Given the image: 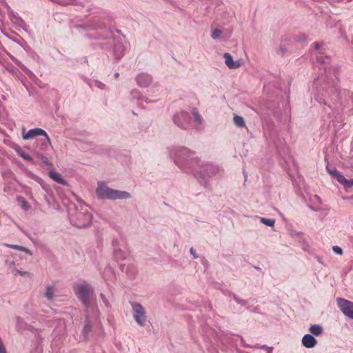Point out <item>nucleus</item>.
<instances>
[{"label": "nucleus", "mask_w": 353, "mask_h": 353, "mask_svg": "<svg viewBox=\"0 0 353 353\" xmlns=\"http://www.w3.org/2000/svg\"><path fill=\"white\" fill-rule=\"evenodd\" d=\"M10 148L14 149L17 152V154L20 157H21L23 159H24L25 160H27V161H33L32 158L29 154L25 153L22 150L21 148L19 145H18L17 144L12 143V144H10Z\"/></svg>", "instance_id": "f3484780"}, {"label": "nucleus", "mask_w": 353, "mask_h": 353, "mask_svg": "<svg viewBox=\"0 0 353 353\" xmlns=\"http://www.w3.org/2000/svg\"><path fill=\"white\" fill-rule=\"evenodd\" d=\"M286 52H287L286 48L281 47V46L279 48V53H281V54H284Z\"/></svg>", "instance_id": "4c0bfd02"}, {"label": "nucleus", "mask_w": 353, "mask_h": 353, "mask_svg": "<svg viewBox=\"0 0 353 353\" xmlns=\"http://www.w3.org/2000/svg\"><path fill=\"white\" fill-rule=\"evenodd\" d=\"M49 176L52 180H54V181H56L60 184H62V185L66 184V181L62 178L61 175L57 172H53V171L50 172Z\"/></svg>", "instance_id": "412c9836"}, {"label": "nucleus", "mask_w": 353, "mask_h": 353, "mask_svg": "<svg viewBox=\"0 0 353 353\" xmlns=\"http://www.w3.org/2000/svg\"><path fill=\"white\" fill-rule=\"evenodd\" d=\"M254 347H256V348H263L262 346H260L259 345H256L254 346Z\"/></svg>", "instance_id": "37998d69"}, {"label": "nucleus", "mask_w": 353, "mask_h": 353, "mask_svg": "<svg viewBox=\"0 0 353 353\" xmlns=\"http://www.w3.org/2000/svg\"><path fill=\"white\" fill-rule=\"evenodd\" d=\"M5 143L9 145L10 147V144L12 143H14L13 142H12L11 141H9V140H5Z\"/></svg>", "instance_id": "79ce46f5"}, {"label": "nucleus", "mask_w": 353, "mask_h": 353, "mask_svg": "<svg viewBox=\"0 0 353 353\" xmlns=\"http://www.w3.org/2000/svg\"><path fill=\"white\" fill-rule=\"evenodd\" d=\"M317 60H318V61H319V63H321V64H325V63H328V61H329V57H323L321 56V57H319L317 58Z\"/></svg>", "instance_id": "7c9ffc66"}, {"label": "nucleus", "mask_w": 353, "mask_h": 353, "mask_svg": "<svg viewBox=\"0 0 353 353\" xmlns=\"http://www.w3.org/2000/svg\"><path fill=\"white\" fill-rule=\"evenodd\" d=\"M37 136H44L46 138L48 142L49 143H50V139L48 135L47 134L46 131L43 130V129L34 128V129L30 130L26 134L24 132L23 133V139L25 140L33 139L34 137H35Z\"/></svg>", "instance_id": "1a4fd4ad"}, {"label": "nucleus", "mask_w": 353, "mask_h": 353, "mask_svg": "<svg viewBox=\"0 0 353 353\" xmlns=\"http://www.w3.org/2000/svg\"><path fill=\"white\" fill-rule=\"evenodd\" d=\"M3 245L5 247H7V248H12V249L19 250V251L24 252L29 255H32V252L31 250H30L29 249H28L25 247L21 246V245L9 244V243H3Z\"/></svg>", "instance_id": "6ab92c4d"}, {"label": "nucleus", "mask_w": 353, "mask_h": 353, "mask_svg": "<svg viewBox=\"0 0 353 353\" xmlns=\"http://www.w3.org/2000/svg\"><path fill=\"white\" fill-rule=\"evenodd\" d=\"M6 265L7 266V268L9 269V270H12V272H14V268H15V263L14 261H9V260H6Z\"/></svg>", "instance_id": "bb28decb"}, {"label": "nucleus", "mask_w": 353, "mask_h": 353, "mask_svg": "<svg viewBox=\"0 0 353 353\" xmlns=\"http://www.w3.org/2000/svg\"><path fill=\"white\" fill-rule=\"evenodd\" d=\"M134 321L139 326H144L147 321L146 312L143 306L137 302L130 303Z\"/></svg>", "instance_id": "423d86ee"}, {"label": "nucleus", "mask_w": 353, "mask_h": 353, "mask_svg": "<svg viewBox=\"0 0 353 353\" xmlns=\"http://www.w3.org/2000/svg\"><path fill=\"white\" fill-rule=\"evenodd\" d=\"M137 85L139 87H148L152 85V77L146 73L139 74L136 78Z\"/></svg>", "instance_id": "9d476101"}, {"label": "nucleus", "mask_w": 353, "mask_h": 353, "mask_svg": "<svg viewBox=\"0 0 353 353\" xmlns=\"http://www.w3.org/2000/svg\"><path fill=\"white\" fill-rule=\"evenodd\" d=\"M261 222L270 227H273L275 223V221L274 219L266 218H261Z\"/></svg>", "instance_id": "a878e982"}, {"label": "nucleus", "mask_w": 353, "mask_h": 353, "mask_svg": "<svg viewBox=\"0 0 353 353\" xmlns=\"http://www.w3.org/2000/svg\"><path fill=\"white\" fill-rule=\"evenodd\" d=\"M310 207L314 211H318L320 209V208L318 205H316V206L310 205Z\"/></svg>", "instance_id": "ea45409f"}, {"label": "nucleus", "mask_w": 353, "mask_h": 353, "mask_svg": "<svg viewBox=\"0 0 353 353\" xmlns=\"http://www.w3.org/2000/svg\"><path fill=\"white\" fill-rule=\"evenodd\" d=\"M172 120L179 128L186 130L190 125L191 119L188 112L181 111L173 116Z\"/></svg>", "instance_id": "0eeeda50"}, {"label": "nucleus", "mask_w": 353, "mask_h": 353, "mask_svg": "<svg viewBox=\"0 0 353 353\" xmlns=\"http://www.w3.org/2000/svg\"><path fill=\"white\" fill-rule=\"evenodd\" d=\"M332 250L336 254H339V255H342L343 254V250L339 246H337V245L333 246L332 247Z\"/></svg>", "instance_id": "c756f323"}, {"label": "nucleus", "mask_w": 353, "mask_h": 353, "mask_svg": "<svg viewBox=\"0 0 353 353\" xmlns=\"http://www.w3.org/2000/svg\"><path fill=\"white\" fill-rule=\"evenodd\" d=\"M14 272L13 273H14L15 275L16 274H19V275H21L22 276H26V275H28L29 274L28 272L21 271V270H17V268H14Z\"/></svg>", "instance_id": "2f4dec72"}, {"label": "nucleus", "mask_w": 353, "mask_h": 353, "mask_svg": "<svg viewBox=\"0 0 353 353\" xmlns=\"http://www.w3.org/2000/svg\"><path fill=\"white\" fill-rule=\"evenodd\" d=\"M100 296H101L103 303L105 304V305L106 307H110V303H109L108 300L105 298V295L103 294H101Z\"/></svg>", "instance_id": "f704fd0d"}, {"label": "nucleus", "mask_w": 353, "mask_h": 353, "mask_svg": "<svg viewBox=\"0 0 353 353\" xmlns=\"http://www.w3.org/2000/svg\"><path fill=\"white\" fill-rule=\"evenodd\" d=\"M223 34V31L219 28L214 29L212 32V38L214 40L220 39Z\"/></svg>", "instance_id": "393cba45"}, {"label": "nucleus", "mask_w": 353, "mask_h": 353, "mask_svg": "<svg viewBox=\"0 0 353 353\" xmlns=\"http://www.w3.org/2000/svg\"><path fill=\"white\" fill-rule=\"evenodd\" d=\"M311 201L312 202L313 205H320L321 199L319 196L314 195L312 198H311Z\"/></svg>", "instance_id": "c85d7f7f"}, {"label": "nucleus", "mask_w": 353, "mask_h": 353, "mask_svg": "<svg viewBox=\"0 0 353 353\" xmlns=\"http://www.w3.org/2000/svg\"><path fill=\"white\" fill-rule=\"evenodd\" d=\"M262 347L263 349H266L268 350V353H272V347H269L266 345H262Z\"/></svg>", "instance_id": "58836bf2"}, {"label": "nucleus", "mask_w": 353, "mask_h": 353, "mask_svg": "<svg viewBox=\"0 0 353 353\" xmlns=\"http://www.w3.org/2000/svg\"><path fill=\"white\" fill-rule=\"evenodd\" d=\"M54 287L51 285H46V291L44 293L46 298L48 300L51 301L54 298Z\"/></svg>", "instance_id": "4be33fe9"}, {"label": "nucleus", "mask_w": 353, "mask_h": 353, "mask_svg": "<svg viewBox=\"0 0 353 353\" xmlns=\"http://www.w3.org/2000/svg\"><path fill=\"white\" fill-rule=\"evenodd\" d=\"M143 100H144V101H145V102H147V103L152 102V101H154V100H150V99H149L148 98H147V97H141V98H139V97L138 98V101H143Z\"/></svg>", "instance_id": "e433bc0d"}, {"label": "nucleus", "mask_w": 353, "mask_h": 353, "mask_svg": "<svg viewBox=\"0 0 353 353\" xmlns=\"http://www.w3.org/2000/svg\"><path fill=\"white\" fill-rule=\"evenodd\" d=\"M94 312H95L96 313H97V312H98L97 309H95V310H94Z\"/></svg>", "instance_id": "a18cd8bd"}, {"label": "nucleus", "mask_w": 353, "mask_h": 353, "mask_svg": "<svg viewBox=\"0 0 353 353\" xmlns=\"http://www.w3.org/2000/svg\"><path fill=\"white\" fill-rule=\"evenodd\" d=\"M314 48L318 50L321 48V44L319 43H314Z\"/></svg>", "instance_id": "a19ab883"}, {"label": "nucleus", "mask_w": 353, "mask_h": 353, "mask_svg": "<svg viewBox=\"0 0 353 353\" xmlns=\"http://www.w3.org/2000/svg\"><path fill=\"white\" fill-rule=\"evenodd\" d=\"M309 332L314 336H320L323 331V327L318 324L311 325L308 329Z\"/></svg>", "instance_id": "aec40b11"}, {"label": "nucleus", "mask_w": 353, "mask_h": 353, "mask_svg": "<svg viewBox=\"0 0 353 353\" xmlns=\"http://www.w3.org/2000/svg\"><path fill=\"white\" fill-rule=\"evenodd\" d=\"M190 252L194 259L198 258V255L196 254V251L194 250L193 248H190Z\"/></svg>", "instance_id": "c9c22d12"}, {"label": "nucleus", "mask_w": 353, "mask_h": 353, "mask_svg": "<svg viewBox=\"0 0 353 353\" xmlns=\"http://www.w3.org/2000/svg\"><path fill=\"white\" fill-rule=\"evenodd\" d=\"M301 343L303 346L310 349L314 347L316 345L317 341L312 334H306L303 336Z\"/></svg>", "instance_id": "f8f14e48"}, {"label": "nucleus", "mask_w": 353, "mask_h": 353, "mask_svg": "<svg viewBox=\"0 0 353 353\" xmlns=\"http://www.w3.org/2000/svg\"><path fill=\"white\" fill-rule=\"evenodd\" d=\"M336 301L339 307L344 315L353 319V302L343 298H337Z\"/></svg>", "instance_id": "6e6552de"}, {"label": "nucleus", "mask_w": 353, "mask_h": 353, "mask_svg": "<svg viewBox=\"0 0 353 353\" xmlns=\"http://www.w3.org/2000/svg\"><path fill=\"white\" fill-rule=\"evenodd\" d=\"M220 172L221 168L219 166L213 164H206L201 168L200 171L195 174V176L201 185L208 187V183L206 177H212Z\"/></svg>", "instance_id": "7ed1b4c3"}, {"label": "nucleus", "mask_w": 353, "mask_h": 353, "mask_svg": "<svg viewBox=\"0 0 353 353\" xmlns=\"http://www.w3.org/2000/svg\"><path fill=\"white\" fill-rule=\"evenodd\" d=\"M191 113L193 116L194 122L198 125H201L203 123V119L202 116L200 114V113L199 112V111L197 110V109L193 108L191 111Z\"/></svg>", "instance_id": "5701e85b"}, {"label": "nucleus", "mask_w": 353, "mask_h": 353, "mask_svg": "<svg viewBox=\"0 0 353 353\" xmlns=\"http://www.w3.org/2000/svg\"><path fill=\"white\" fill-rule=\"evenodd\" d=\"M233 299L234 300L238 303V304H240L241 305H245L246 303H247V301L245 300H243V299H239L237 296H236L235 294H233Z\"/></svg>", "instance_id": "cd10ccee"}, {"label": "nucleus", "mask_w": 353, "mask_h": 353, "mask_svg": "<svg viewBox=\"0 0 353 353\" xmlns=\"http://www.w3.org/2000/svg\"><path fill=\"white\" fill-rule=\"evenodd\" d=\"M105 28H106V24L103 20L99 17H95L88 26L89 30L103 29Z\"/></svg>", "instance_id": "4468645a"}, {"label": "nucleus", "mask_w": 353, "mask_h": 353, "mask_svg": "<svg viewBox=\"0 0 353 353\" xmlns=\"http://www.w3.org/2000/svg\"><path fill=\"white\" fill-rule=\"evenodd\" d=\"M11 58H12V60H14L17 63H19V61L15 60V59L13 57H12Z\"/></svg>", "instance_id": "c03bdc74"}, {"label": "nucleus", "mask_w": 353, "mask_h": 353, "mask_svg": "<svg viewBox=\"0 0 353 353\" xmlns=\"http://www.w3.org/2000/svg\"><path fill=\"white\" fill-rule=\"evenodd\" d=\"M92 323L90 318L89 314H86L85 319L84 322L83 328L82 330V334L85 339H88V335L90 332L92 331Z\"/></svg>", "instance_id": "2eb2a0df"}, {"label": "nucleus", "mask_w": 353, "mask_h": 353, "mask_svg": "<svg viewBox=\"0 0 353 353\" xmlns=\"http://www.w3.org/2000/svg\"><path fill=\"white\" fill-rule=\"evenodd\" d=\"M21 208L25 210H28L30 208V205H28V203L26 201L23 200L21 202Z\"/></svg>", "instance_id": "473e14b6"}, {"label": "nucleus", "mask_w": 353, "mask_h": 353, "mask_svg": "<svg viewBox=\"0 0 353 353\" xmlns=\"http://www.w3.org/2000/svg\"><path fill=\"white\" fill-rule=\"evenodd\" d=\"M341 184L345 185L347 187L353 186V179L347 180L345 179V182H339Z\"/></svg>", "instance_id": "72a5a7b5"}, {"label": "nucleus", "mask_w": 353, "mask_h": 353, "mask_svg": "<svg viewBox=\"0 0 353 353\" xmlns=\"http://www.w3.org/2000/svg\"><path fill=\"white\" fill-rule=\"evenodd\" d=\"M326 169L330 175L336 178L339 182H345V178L342 174H341L335 168H330L328 166H327Z\"/></svg>", "instance_id": "a211bd4d"}, {"label": "nucleus", "mask_w": 353, "mask_h": 353, "mask_svg": "<svg viewBox=\"0 0 353 353\" xmlns=\"http://www.w3.org/2000/svg\"><path fill=\"white\" fill-rule=\"evenodd\" d=\"M92 292V287L88 284H82L77 286V294L78 298L87 308V312H88V310L90 305V294Z\"/></svg>", "instance_id": "39448f33"}, {"label": "nucleus", "mask_w": 353, "mask_h": 353, "mask_svg": "<svg viewBox=\"0 0 353 353\" xmlns=\"http://www.w3.org/2000/svg\"><path fill=\"white\" fill-rule=\"evenodd\" d=\"M96 195L99 199L122 200L129 199L132 197L130 192L112 189L108 186L105 181H99L96 188Z\"/></svg>", "instance_id": "f03ea898"}, {"label": "nucleus", "mask_w": 353, "mask_h": 353, "mask_svg": "<svg viewBox=\"0 0 353 353\" xmlns=\"http://www.w3.org/2000/svg\"><path fill=\"white\" fill-rule=\"evenodd\" d=\"M112 246L114 249V256L117 260H124L126 259V253L121 249L117 240L112 241Z\"/></svg>", "instance_id": "ddd939ff"}, {"label": "nucleus", "mask_w": 353, "mask_h": 353, "mask_svg": "<svg viewBox=\"0 0 353 353\" xmlns=\"http://www.w3.org/2000/svg\"><path fill=\"white\" fill-rule=\"evenodd\" d=\"M223 58L225 65L230 69H237L240 68L243 63L241 59L234 61L232 55L228 52L223 54Z\"/></svg>", "instance_id": "9b49d317"}, {"label": "nucleus", "mask_w": 353, "mask_h": 353, "mask_svg": "<svg viewBox=\"0 0 353 353\" xmlns=\"http://www.w3.org/2000/svg\"><path fill=\"white\" fill-rule=\"evenodd\" d=\"M168 154L176 165L185 172L191 171L200 165V159L195 152L185 147L170 148Z\"/></svg>", "instance_id": "f257e3e1"}, {"label": "nucleus", "mask_w": 353, "mask_h": 353, "mask_svg": "<svg viewBox=\"0 0 353 353\" xmlns=\"http://www.w3.org/2000/svg\"><path fill=\"white\" fill-rule=\"evenodd\" d=\"M92 219V214L87 208H83L77 211L74 216H70L71 223L77 228H83L90 225Z\"/></svg>", "instance_id": "20e7f679"}, {"label": "nucleus", "mask_w": 353, "mask_h": 353, "mask_svg": "<svg viewBox=\"0 0 353 353\" xmlns=\"http://www.w3.org/2000/svg\"><path fill=\"white\" fill-rule=\"evenodd\" d=\"M234 123L239 128L245 127V121L242 117H240L237 114H234L233 117Z\"/></svg>", "instance_id": "b1692460"}, {"label": "nucleus", "mask_w": 353, "mask_h": 353, "mask_svg": "<svg viewBox=\"0 0 353 353\" xmlns=\"http://www.w3.org/2000/svg\"><path fill=\"white\" fill-rule=\"evenodd\" d=\"M125 48L124 45L121 42H117L114 48V54L115 58L120 59L124 54Z\"/></svg>", "instance_id": "dca6fc26"}]
</instances>
